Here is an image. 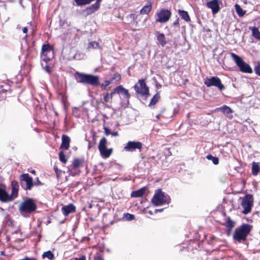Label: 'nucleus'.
Masks as SVG:
<instances>
[{
	"label": "nucleus",
	"instance_id": "nucleus-43",
	"mask_svg": "<svg viewBox=\"0 0 260 260\" xmlns=\"http://www.w3.org/2000/svg\"><path fill=\"white\" fill-rule=\"evenodd\" d=\"M44 56V58L43 59V61H44L45 62L47 63L50 60V58L47 56V55H43Z\"/></svg>",
	"mask_w": 260,
	"mask_h": 260
},
{
	"label": "nucleus",
	"instance_id": "nucleus-54",
	"mask_svg": "<svg viewBox=\"0 0 260 260\" xmlns=\"http://www.w3.org/2000/svg\"><path fill=\"white\" fill-rule=\"evenodd\" d=\"M164 210V209H156L155 210V212H161L162 211Z\"/></svg>",
	"mask_w": 260,
	"mask_h": 260
},
{
	"label": "nucleus",
	"instance_id": "nucleus-46",
	"mask_svg": "<svg viewBox=\"0 0 260 260\" xmlns=\"http://www.w3.org/2000/svg\"><path fill=\"white\" fill-rule=\"evenodd\" d=\"M45 71L48 72V73H50L51 72V70H50V66H48V65H46L45 67Z\"/></svg>",
	"mask_w": 260,
	"mask_h": 260
},
{
	"label": "nucleus",
	"instance_id": "nucleus-59",
	"mask_svg": "<svg viewBox=\"0 0 260 260\" xmlns=\"http://www.w3.org/2000/svg\"><path fill=\"white\" fill-rule=\"evenodd\" d=\"M0 210H1L2 211H3L4 210V209H3V208H0Z\"/></svg>",
	"mask_w": 260,
	"mask_h": 260
},
{
	"label": "nucleus",
	"instance_id": "nucleus-53",
	"mask_svg": "<svg viewBox=\"0 0 260 260\" xmlns=\"http://www.w3.org/2000/svg\"><path fill=\"white\" fill-rule=\"evenodd\" d=\"M22 31H23V33H26L27 31V28L26 27H24L22 28Z\"/></svg>",
	"mask_w": 260,
	"mask_h": 260
},
{
	"label": "nucleus",
	"instance_id": "nucleus-12",
	"mask_svg": "<svg viewBox=\"0 0 260 260\" xmlns=\"http://www.w3.org/2000/svg\"><path fill=\"white\" fill-rule=\"evenodd\" d=\"M107 143V139L103 137L100 141L99 145V150L100 152L101 155L105 158H107L110 156L112 152V148L107 149L106 145Z\"/></svg>",
	"mask_w": 260,
	"mask_h": 260
},
{
	"label": "nucleus",
	"instance_id": "nucleus-60",
	"mask_svg": "<svg viewBox=\"0 0 260 260\" xmlns=\"http://www.w3.org/2000/svg\"><path fill=\"white\" fill-rule=\"evenodd\" d=\"M4 216H5V217H6L7 216H8V214H6V215H4Z\"/></svg>",
	"mask_w": 260,
	"mask_h": 260
},
{
	"label": "nucleus",
	"instance_id": "nucleus-37",
	"mask_svg": "<svg viewBox=\"0 0 260 260\" xmlns=\"http://www.w3.org/2000/svg\"><path fill=\"white\" fill-rule=\"evenodd\" d=\"M123 218H125L126 220L131 221L135 219V215L128 213H124Z\"/></svg>",
	"mask_w": 260,
	"mask_h": 260
},
{
	"label": "nucleus",
	"instance_id": "nucleus-36",
	"mask_svg": "<svg viewBox=\"0 0 260 260\" xmlns=\"http://www.w3.org/2000/svg\"><path fill=\"white\" fill-rule=\"evenodd\" d=\"M81 161L78 158H75L73 160L72 163V167L73 169L78 168L81 164Z\"/></svg>",
	"mask_w": 260,
	"mask_h": 260
},
{
	"label": "nucleus",
	"instance_id": "nucleus-42",
	"mask_svg": "<svg viewBox=\"0 0 260 260\" xmlns=\"http://www.w3.org/2000/svg\"><path fill=\"white\" fill-rule=\"evenodd\" d=\"M110 84H112V83L111 82L110 79L109 80H106L105 81V83L104 84H103L102 85V88H105L106 87L108 86L109 85H110Z\"/></svg>",
	"mask_w": 260,
	"mask_h": 260
},
{
	"label": "nucleus",
	"instance_id": "nucleus-9",
	"mask_svg": "<svg viewBox=\"0 0 260 260\" xmlns=\"http://www.w3.org/2000/svg\"><path fill=\"white\" fill-rule=\"evenodd\" d=\"M134 88L136 93L141 96L149 94V88L147 86L144 79L139 80L138 83L134 85Z\"/></svg>",
	"mask_w": 260,
	"mask_h": 260
},
{
	"label": "nucleus",
	"instance_id": "nucleus-29",
	"mask_svg": "<svg viewBox=\"0 0 260 260\" xmlns=\"http://www.w3.org/2000/svg\"><path fill=\"white\" fill-rule=\"evenodd\" d=\"M42 257L43 258H47L49 260H52L54 258V255L50 250H48L43 253Z\"/></svg>",
	"mask_w": 260,
	"mask_h": 260
},
{
	"label": "nucleus",
	"instance_id": "nucleus-25",
	"mask_svg": "<svg viewBox=\"0 0 260 260\" xmlns=\"http://www.w3.org/2000/svg\"><path fill=\"white\" fill-rule=\"evenodd\" d=\"M157 40L162 47H164L167 44L165 37L163 33H160L158 35Z\"/></svg>",
	"mask_w": 260,
	"mask_h": 260
},
{
	"label": "nucleus",
	"instance_id": "nucleus-38",
	"mask_svg": "<svg viewBox=\"0 0 260 260\" xmlns=\"http://www.w3.org/2000/svg\"><path fill=\"white\" fill-rule=\"evenodd\" d=\"M59 158L60 161L63 163H66L67 161L66 155L62 151H60L59 153Z\"/></svg>",
	"mask_w": 260,
	"mask_h": 260
},
{
	"label": "nucleus",
	"instance_id": "nucleus-5",
	"mask_svg": "<svg viewBox=\"0 0 260 260\" xmlns=\"http://www.w3.org/2000/svg\"><path fill=\"white\" fill-rule=\"evenodd\" d=\"M230 55L232 59L239 68L240 71L247 73H251L252 72V70L250 68V66L248 63H246L242 57L233 52H231Z\"/></svg>",
	"mask_w": 260,
	"mask_h": 260
},
{
	"label": "nucleus",
	"instance_id": "nucleus-26",
	"mask_svg": "<svg viewBox=\"0 0 260 260\" xmlns=\"http://www.w3.org/2000/svg\"><path fill=\"white\" fill-rule=\"evenodd\" d=\"M225 226L229 232H231L235 226V222L231 220L230 217H228L226 218Z\"/></svg>",
	"mask_w": 260,
	"mask_h": 260
},
{
	"label": "nucleus",
	"instance_id": "nucleus-47",
	"mask_svg": "<svg viewBox=\"0 0 260 260\" xmlns=\"http://www.w3.org/2000/svg\"><path fill=\"white\" fill-rule=\"evenodd\" d=\"M34 184L37 185H42V183L41 181L37 178L36 182H35Z\"/></svg>",
	"mask_w": 260,
	"mask_h": 260
},
{
	"label": "nucleus",
	"instance_id": "nucleus-20",
	"mask_svg": "<svg viewBox=\"0 0 260 260\" xmlns=\"http://www.w3.org/2000/svg\"><path fill=\"white\" fill-rule=\"evenodd\" d=\"M146 189V188L145 187H144L138 190L133 191L131 193V197L135 198H139L142 197L145 193Z\"/></svg>",
	"mask_w": 260,
	"mask_h": 260
},
{
	"label": "nucleus",
	"instance_id": "nucleus-51",
	"mask_svg": "<svg viewBox=\"0 0 260 260\" xmlns=\"http://www.w3.org/2000/svg\"><path fill=\"white\" fill-rule=\"evenodd\" d=\"M20 260H36V259L34 258H29L28 257H25L24 258L21 259Z\"/></svg>",
	"mask_w": 260,
	"mask_h": 260
},
{
	"label": "nucleus",
	"instance_id": "nucleus-19",
	"mask_svg": "<svg viewBox=\"0 0 260 260\" xmlns=\"http://www.w3.org/2000/svg\"><path fill=\"white\" fill-rule=\"evenodd\" d=\"M61 148L64 149H68L70 147V138L69 136L63 135L61 138Z\"/></svg>",
	"mask_w": 260,
	"mask_h": 260
},
{
	"label": "nucleus",
	"instance_id": "nucleus-14",
	"mask_svg": "<svg viewBox=\"0 0 260 260\" xmlns=\"http://www.w3.org/2000/svg\"><path fill=\"white\" fill-rule=\"evenodd\" d=\"M208 8L212 10V13L215 14L220 10L219 0H212L206 4Z\"/></svg>",
	"mask_w": 260,
	"mask_h": 260
},
{
	"label": "nucleus",
	"instance_id": "nucleus-21",
	"mask_svg": "<svg viewBox=\"0 0 260 260\" xmlns=\"http://www.w3.org/2000/svg\"><path fill=\"white\" fill-rule=\"evenodd\" d=\"M178 14L182 19L184 20L186 22L190 21V17L187 11L182 10H179Z\"/></svg>",
	"mask_w": 260,
	"mask_h": 260
},
{
	"label": "nucleus",
	"instance_id": "nucleus-40",
	"mask_svg": "<svg viewBox=\"0 0 260 260\" xmlns=\"http://www.w3.org/2000/svg\"><path fill=\"white\" fill-rule=\"evenodd\" d=\"M104 133H105V134L106 135V136H109V135H111L112 134V132L111 131V130L108 128L107 127H104Z\"/></svg>",
	"mask_w": 260,
	"mask_h": 260
},
{
	"label": "nucleus",
	"instance_id": "nucleus-15",
	"mask_svg": "<svg viewBox=\"0 0 260 260\" xmlns=\"http://www.w3.org/2000/svg\"><path fill=\"white\" fill-rule=\"evenodd\" d=\"M61 211L64 215L67 216L70 213L75 212L76 207L73 204H70L67 206H63L61 208Z\"/></svg>",
	"mask_w": 260,
	"mask_h": 260
},
{
	"label": "nucleus",
	"instance_id": "nucleus-27",
	"mask_svg": "<svg viewBox=\"0 0 260 260\" xmlns=\"http://www.w3.org/2000/svg\"><path fill=\"white\" fill-rule=\"evenodd\" d=\"M51 47L49 44H44L42 47V54L43 55H47L48 52H51Z\"/></svg>",
	"mask_w": 260,
	"mask_h": 260
},
{
	"label": "nucleus",
	"instance_id": "nucleus-23",
	"mask_svg": "<svg viewBox=\"0 0 260 260\" xmlns=\"http://www.w3.org/2000/svg\"><path fill=\"white\" fill-rule=\"evenodd\" d=\"M152 9V5L151 3H148L145 5L140 10V14H148Z\"/></svg>",
	"mask_w": 260,
	"mask_h": 260
},
{
	"label": "nucleus",
	"instance_id": "nucleus-24",
	"mask_svg": "<svg viewBox=\"0 0 260 260\" xmlns=\"http://www.w3.org/2000/svg\"><path fill=\"white\" fill-rule=\"evenodd\" d=\"M249 29L251 30L252 36L256 39L260 41V31L258 30V28L255 26H250Z\"/></svg>",
	"mask_w": 260,
	"mask_h": 260
},
{
	"label": "nucleus",
	"instance_id": "nucleus-3",
	"mask_svg": "<svg viewBox=\"0 0 260 260\" xmlns=\"http://www.w3.org/2000/svg\"><path fill=\"white\" fill-rule=\"evenodd\" d=\"M171 198L169 195L162 192L160 189H158L151 200L152 204L155 206H158L167 203L169 204L170 202Z\"/></svg>",
	"mask_w": 260,
	"mask_h": 260
},
{
	"label": "nucleus",
	"instance_id": "nucleus-10",
	"mask_svg": "<svg viewBox=\"0 0 260 260\" xmlns=\"http://www.w3.org/2000/svg\"><path fill=\"white\" fill-rule=\"evenodd\" d=\"M21 186L25 190H30L34 185L33 180L28 174H24L20 176Z\"/></svg>",
	"mask_w": 260,
	"mask_h": 260
},
{
	"label": "nucleus",
	"instance_id": "nucleus-56",
	"mask_svg": "<svg viewBox=\"0 0 260 260\" xmlns=\"http://www.w3.org/2000/svg\"><path fill=\"white\" fill-rule=\"evenodd\" d=\"M102 0H96V2L95 3H98L99 4V6H100V3L101 2Z\"/></svg>",
	"mask_w": 260,
	"mask_h": 260
},
{
	"label": "nucleus",
	"instance_id": "nucleus-49",
	"mask_svg": "<svg viewBox=\"0 0 260 260\" xmlns=\"http://www.w3.org/2000/svg\"><path fill=\"white\" fill-rule=\"evenodd\" d=\"M111 135L112 136L116 137V136H118L119 134L117 132H112Z\"/></svg>",
	"mask_w": 260,
	"mask_h": 260
},
{
	"label": "nucleus",
	"instance_id": "nucleus-6",
	"mask_svg": "<svg viewBox=\"0 0 260 260\" xmlns=\"http://www.w3.org/2000/svg\"><path fill=\"white\" fill-rule=\"evenodd\" d=\"M115 91L120 96L122 100L121 104L125 107H127L129 104V99L131 95L128 90L124 88L122 85H119L115 88Z\"/></svg>",
	"mask_w": 260,
	"mask_h": 260
},
{
	"label": "nucleus",
	"instance_id": "nucleus-58",
	"mask_svg": "<svg viewBox=\"0 0 260 260\" xmlns=\"http://www.w3.org/2000/svg\"><path fill=\"white\" fill-rule=\"evenodd\" d=\"M30 173H32V174H34L35 173V170H32L30 172Z\"/></svg>",
	"mask_w": 260,
	"mask_h": 260
},
{
	"label": "nucleus",
	"instance_id": "nucleus-39",
	"mask_svg": "<svg viewBox=\"0 0 260 260\" xmlns=\"http://www.w3.org/2000/svg\"><path fill=\"white\" fill-rule=\"evenodd\" d=\"M254 71L256 74L260 76V62L255 66Z\"/></svg>",
	"mask_w": 260,
	"mask_h": 260
},
{
	"label": "nucleus",
	"instance_id": "nucleus-16",
	"mask_svg": "<svg viewBox=\"0 0 260 260\" xmlns=\"http://www.w3.org/2000/svg\"><path fill=\"white\" fill-rule=\"evenodd\" d=\"M12 186V192L10 194L12 196V199L16 198L18 196V189H19V185L17 181L14 180L11 182Z\"/></svg>",
	"mask_w": 260,
	"mask_h": 260
},
{
	"label": "nucleus",
	"instance_id": "nucleus-18",
	"mask_svg": "<svg viewBox=\"0 0 260 260\" xmlns=\"http://www.w3.org/2000/svg\"><path fill=\"white\" fill-rule=\"evenodd\" d=\"M0 200L3 202L12 201V196L9 195L4 189L0 188Z\"/></svg>",
	"mask_w": 260,
	"mask_h": 260
},
{
	"label": "nucleus",
	"instance_id": "nucleus-4",
	"mask_svg": "<svg viewBox=\"0 0 260 260\" xmlns=\"http://www.w3.org/2000/svg\"><path fill=\"white\" fill-rule=\"evenodd\" d=\"M36 209L37 205L31 199H28L22 202L19 208L21 214L25 217L34 212Z\"/></svg>",
	"mask_w": 260,
	"mask_h": 260
},
{
	"label": "nucleus",
	"instance_id": "nucleus-7",
	"mask_svg": "<svg viewBox=\"0 0 260 260\" xmlns=\"http://www.w3.org/2000/svg\"><path fill=\"white\" fill-rule=\"evenodd\" d=\"M172 15L171 12L166 9H161L156 13L157 18L155 19L156 22L164 23L168 22Z\"/></svg>",
	"mask_w": 260,
	"mask_h": 260
},
{
	"label": "nucleus",
	"instance_id": "nucleus-41",
	"mask_svg": "<svg viewBox=\"0 0 260 260\" xmlns=\"http://www.w3.org/2000/svg\"><path fill=\"white\" fill-rule=\"evenodd\" d=\"M104 99L106 102H109L110 100L111 99V98H110V95L109 93H106L104 95Z\"/></svg>",
	"mask_w": 260,
	"mask_h": 260
},
{
	"label": "nucleus",
	"instance_id": "nucleus-1",
	"mask_svg": "<svg viewBox=\"0 0 260 260\" xmlns=\"http://www.w3.org/2000/svg\"><path fill=\"white\" fill-rule=\"evenodd\" d=\"M74 77L77 83L89 84L93 86L100 84L98 76L77 72L75 73Z\"/></svg>",
	"mask_w": 260,
	"mask_h": 260
},
{
	"label": "nucleus",
	"instance_id": "nucleus-50",
	"mask_svg": "<svg viewBox=\"0 0 260 260\" xmlns=\"http://www.w3.org/2000/svg\"><path fill=\"white\" fill-rule=\"evenodd\" d=\"M179 24V18L177 19L173 23V25H177Z\"/></svg>",
	"mask_w": 260,
	"mask_h": 260
},
{
	"label": "nucleus",
	"instance_id": "nucleus-13",
	"mask_svg": "<svg viewBox=\"0 0 260 260\" xmlns=\"http://www.w3.org/2000/svg\"><path fill=\"white\" fill-rule=\"evenodd\" d=\"M142 148V144L140 142L128 141L124 147V150L126 151L133 152L138 149L140 152Z\"/></svg>",
	"mask_w": 260,
	"mask_h": 260
},
{
	"label": "nucleus",
	"instance_id": "nucleus-32",
	"mask_svg": "<svg viewBox=\"0 0 260 260\" xmlns=\"http://www.w3.org/2000/svg\"><path fill=\"white\" fill-rule=\"evenodd\" d=\"M95 0H75L78 6H83L90 4Z\"/></svg>",
	"mask_w": 260,
	"mask_h": 260
},
{
	"label": "nucleus",
	"instance_id": "nucleus-35",
	"mask_svg": "<svg viewBox=\"0 0 260 260\" xmlns=\"http://www.w3.org/2000/svg\"><path fill=\"white\" fill-rule=\"evenodd\" d=\"M88 48L89 49H90V48L96 49V48H100V44L99 43L95 42V41H93V42H90L88 44Z\"/></svg>",
	"mask_w": 260,
	"mask_h": 260
},
{
	"label": "nucleus",
	"instance_id": "nucleus-8",
	"mask_svg": "<svg viewBox=\"0 0 260 260\" xmlns=\"http://www.w3.org/2000/svg\"><path fill=\"white\" fill-rule=\"evenodd\" d=\"M253 203V197L252 194H248L244 196L241 203V205L244 209L242 211L243 214H247L251 211Z\"/></svg>",
	"mask_w": 260,
	"mask_h": 260
},
{
	"label": "nucleus",
	"instance_id": "nucleus-11",
	"mask_svg": "<svg viewBox=\"0 0 260 260\" xmlns=\"http://www.w3.org/2000/svg\"><path fill=\"white\" fill-rule=\"evenodd\" d=\"M204 84L208 87L214 86L217 87L220 90L224 89V86L221 83L220 79L216 76L206 78Z\"/></svg>",
	"mask_w": 260,
	"mask_h": 260
},
{
	"label": "nucleus",
	"instance_id": "nucleus-31",
	"mask_svg": "<svg viewBox=\"0 0 260 260\" xmlns=\"http://www.w3.org/2000/svg\"><path fill=\"white\" fill-rule=\"evenodd\" d=\"M235 7L236 11L240 17L243 16L245 14L246 11L243 10L239 5L236 4Z\"/></svg>",
	"mask_w": 260,
	"mask_h": 260
},
{
	"label": "nucleus",
	"instance_id": "nucleus-17",
	"mask_svg": "<svg viewBox=\"0 0 260 260\" xmlns=\"http://www.w3.org/2000/svg\"><path fill=\"white\" fill-rule=\"evenodd\" d=\"M99 7L100 6H99L98 3H95L90 6L87 7L83 10V12L85 13L86 15H89L97 11Z\"/></svg>",
	"mask_w": 260,
	"mask_h": 260
},
{
	"label": "nucleus",
	"instance_id": "nucleus-33",
	"mask_svg": "<svg viewBox=\"0 0 260 260\" xmlns=\"http://www.w3.org/2000/svg\"><path fill=\"white\" fill-rule=\"evenodd\" d=\"M206 158L208 160H212V162L214 165H218V163H219V159H218V158L217 157H214V156H212L211 154L207 155V156H206Z\"/></svg>",
	"mask_w": 260,
	"mask_h": 260
},
{
	"label": "nucleus",
	"instance_id": "nucleus-28",
	"mask_svg": "<svg viewBox=\"0 0 260 260\" xmlns=\"http://www.w3.org/2000/svg\"><path fill=\"white\" fill-rule=\"evenodd\" d=\"M259 172V167L258 162H253L252 164V173L254 176H256Z\"/></svg>",
	"mask_w": 260,
	"mask_h": 260
},
{
	"label": "nucleus",
	"instance_id": "nucleus-55",
	"mask_svg": "<svg viewBox=\"0 0 260 260\" xmlns=\"http://www.w3.org/2000/svg\"><path fill=\"white\" fill-rule=\"evenodd\" d=\"M102 0H96V2L95 3H98L99 4V6H100V3L101 2Z\"/></svg>",
	"mask_w": 260,
	"mask_h": 260
},
{
	"label": "nucleus",
	"instance_id": "nucleus-52",
	"mask_svg": "<svg viewBox=\"0 0 260 260\" xmlns=\"http://www.w3.org/2000/svg\"><path fill=\"white\" fill-rule=\"evenodd\" d=\"M94 260H103L102 257L98 256L94 258Z\"/></svg>",
	"mask_w": 260,
	"mask_h": 260
},
{
	"label": "nucleus",
	"instance_id": "nucleus-57",
	"mask_svg": "<svg viewBox=\"0 0 260 260\" xmlns=\"http://www.w3.org/2000/svg\"><path fill=\"white\" fill-rule=\"evenodd\" d=\"M8 90H9V88L7 89H3V90H2V91H1V92H6V91H8Z\"/></svg>",
	"mask_w": 260,
	"mask_h": 260
},
{
	"label": "nucleus",
	"instance_id": "nucleus-44",
	"mask_svg": "<svg viewBox=\"0 0 260 260\" xmlns=\"http://www.w3.org/2000/svg\"><path fill=\"white\" fill-rule=\"evenodd\" d=\"M164 116L162 115L161 113L158 114L156 116V119H155V121H158L161 118L163 117Z\"/></svg>",
	"mask_w": 260,
	"mask_h": 260
},
{
	"label": "nucleus",
	"instance_id": "nucleus-22",
	"mask_svg": "<svg viewBox=\"0 0 260 260\" xmlns=\"http://www.w3.org/2000/svg\"><path fill=\"white\" fill-rule=\"evenodd\" d=\"M219 109L221 110L224 114H226L228 117H232V115H231L232 110L229 107L224 105L220 107Z\"/></svg>",
	"mask_w": 260,
	"mask_h": 260
},
{
	"label": "nucleus",
	"instance_id": "nucleus-2",
	"mask_svg": "<svg viewBox=\"0 0 260 260\" xmlns=\"http://www.w3.org/2000/svg\"><path fill=\"white\" fill-rule=\"evenodd\" d=\"M252 229V226L249 224L244 223L235 229L233 234V240L239 243H244L246 240L247 236Z\"/></svg>",
	"mask_w": 260,
	"mask_h": 260
},
{
	"label": "nucleus",
	"instance_id": "nucleus-45",
	"mask_svg": "<svg viewBox=\"0 0 260 260\" xmlns=\"http://www.w3.org/2000/svg\"><path fill=\"white\" fill-rule=\"evenodd\" d=\"M115 93H117V91H115V88L113 89V90L110 93H109V95H110V98H111V99H112L113 95Z\"/></svg>",
	"mask_w": 260,
	"mask_h": 260
},
{
	"label": "nucleus",
	"instance_id": "nucleus-61",
	"mask_svg": "<svg viewBox=\"0 0 260 260\" xmlns=\"http://www.w3.org/2000/svg\"><path fill=\"white\" fill-rule=\"evenodd\" d=\"M22 0H20V2Z\"/></svg>",
	"mask_w": 260,
	"mask_h": 260
},
{
	"label": "nucleus",
	"instance_id": "nucleus-34",
	"mask_svg": "<svg viewBox=\"0 0 260 260\" xmlns=\"http://www.w3.org/2000/svg\"><path fill=\"white\" fill-rule=\"evenodd\" d=\"M121 79V76L118 73H115L113 75V77L110 79L111 82L114 83L117 81H118Z\"/></svg>",
	"mask_w": 260,
	"mask_h": 260
},
{
	"label": "nucleus",
	"instance_id": "nucleus-48",
	"mask_svg": "<svg viewBox=\"0 0 260 260\" xmlns=\"http://www.w3.org/2000/svg\"><path fill=\"white\" fill-rule=\"evenodd\" d=\"M75 260H86V257L85 256H82L79 258H75Z\"/></svg>",
	"mask_w": 260,
	"mask_h": 260
},
{
	"label": "nucleus",
	"instance_id": "nucleus-30",
	"mask_svg": "<svg viewBox=\"0 0 260 260\" xmlns=\"http://www.w3.org/2000/svg\"><path fill=\"white\" fill-rule=\"evenodd\" d=\"M160 95L158 93L155 94L152 99L151 100V101L149 104V106H151L155 105L156 103L158 101L159 99H160Z\"/></svg>",
	"mask_w": 260,
	"mask_h": 260
}]
</instances>
